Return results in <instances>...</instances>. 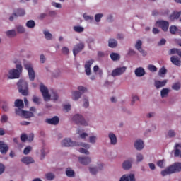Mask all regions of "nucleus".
I'll return each mask as SVG.
<instances>
[{"instance_id":"obj_52","label":"nucleus","mask_w":181,"mask_h":181,"mask_svg":"<svg viewBox=\"0 0 181 181\" xmlns=\"http://www.w3.org/2000/svg\"><path fill=\"white\" fill-rule=\"evenodd\" d=\"M52 100H53V101H57V100H59V95H57L56 92L52 93Z\"/></svg>"},{"instance_id":"obj_36","label":"nucleus","mask_w":181,"mask_h":181,"mask_svg":"<svg viewBox=\"0 0 181 181\" xmlns=\"http://www.w3.org/2000/svg\"><path fill=\"white\" fill-rule=\"evenodd\" d=\"M74 30L77 33H81V32H84V28L81 26H74Z\"/></svg>"},{"instance_id":"obj_62","label":"nucleus","mask_w":181,"mask_h":181,"mask_svg":"<svg viewBox=\"0 0 181 181\" xmlns=\"http://www.w3.org/2000/svg\"><path fill=\"white\" fill-rule=\"evenodd\" d=\"M90 105V103L88 102V99H84V103H83V107H85V108H88Z\"/></svg>"},{"instance_id":"obj_64","label":"nucleus","mask_w":181,"mask_h":181,"mask_svg":"<svg viewBox=\"0 0 181 181\" xmlns=\"http://www.w3.org/2000/svg\"><path fill=\"white\" fill-rule=\"evenodd\" d=\"M40 63H45V62H46V57H45L43 54H41L40 56Z\"/></svg>"},{"instance_id":"obj_54","label":"nucleus","mask_w":181,"mask_h":181,"mask_svg":"<svg viewBox=\"0 0 181 181\" xmlns=\"http://www.w3.org/2000/svg\"><path fill=\"white\" fill-rule=\"evenodd\" d=\"M103 17V14L98 13L95 16V19L96 22H100L101 21V18Z\"/></svg>"},{"instance_id":"obj_30","label":"nucleus","mask_w":181,"mask_h":181,"mask_svg":"<svg viewBox=\"0 0 181 181\" xmlns=\"http://www.w3.org/2000/svg\"><path fill=\"white\" fill-rule=\"evenodd\" d=\"M180 146V144H175V151L174 153V156L175 158H179V156L180 158H181V151L180 150L177 149V148H179Z\"/></svg>"},{"instance_id":"obj_44","label":"nucleus","mask_w":181,"mask_h":181,"mask_svg":"<svg viewBox=\"0 0 181 181\" xmlns=\"http://www.w3.org/2000/svg\"><path fill=\"white\" fill-rule=\"evenodd\" d=\"M1 107L2 110H4L5 112L8 111L9 110V107H8V103L3 102L1 103Z\"/></svg>"},{"instance_id":"obj_9","label":"nucleus","mask_w":181,"mask_h":181,"mask_svg":"<svg viewBox=\"0 0 181 181\" xmlns=\"http://www.w3.org/2000/svg\"><path fill=\"white\" fill-rule=\"evenodd\" d=\"M156 23L163 32H168V30L169 29V21L161 20L157 21Z\"/></svg>"},{"instance_id":"obj_2","label":"nucleus","mask_w":181,"mask_h":181,"mask_svg":"<svg viewBox=\"0 0 181 181\" xmlns=\"http://www.w3.org/2000/svg\"><path fill=\"white\" fill-rule=\"evenodd\" d=\"M18 88L19 93H21L23 95H28L29 94V89L28 88V82L20 80L18 83Z\"/></svg>"},{"instance_id":"obj_40","label":"nucleus","mask_w":181,"mask_h":181,"mask_svg":"<svg viewBox=\"0 0 181 181\" xmlns=\"http://www.w3.org/2000/svg\"><path fill=\"white\" fill-rule=\"evenodd\" d=\"M160 93H161V97L162 98H163V97H166V95L169 94V89L163 88V90H161Z\"/></svg>"},{"instance_id":"obj_11","label":"nucleus","mask_w":181,"mask_h":181,"mask_svg":"<svg viewBox=\"0 0 181 181\" xmlns=\"http://www.w3.org/2000/svg\"><path fill=\"white\" fill-rule=\"evenodd\" d=\"M83 49H84V43L83 42H81L75 45L73 49V53H74V57H76V56H77V54H78V53H80V52H81Z\"/></svg>"},{"instance_id":"obj_34","label":"nucleus","mask_w":181,"mask_h":181,"mask_svg":"<svg viewBox=\"0 0 181 181\" xmlns=\"http://www.w3.org/2000/svg\"><path fill=\"white\" fill-rule=\"evenodd\" d=\"M23 107H17V109L15 110L16 115H19V117H22L23 115L24 110Z\"/></svg>"},{"instance_id":"obj_60","label":"nucleus","mask_w":181,"mask_h":181,"mask_svg":"<svg viewBox=\"0 0 181 181\" xmlns=\"http://www.w3.org/2000/svg\"><path fill=\"white\" fill-rule=\"evenodd\" d=\"M63 54H69V48L67 47H64L62 49Z\"/></svg>"},{"instance_id":"obj_57","label":"nucleus","mask_w":181,"mask_h":181,"mask_svg":"<svg viewBox=\"0 0 181 181\" xmlns=\"http://www.w3.org/2000/svg\"><path fill=\"white\" fill-rule=\"evenodd\" d=\"M1 122L2 123H5L8 122V116L6 115H4L1 116Z\"/></svg>"},{"instance_id":"obj_3","label":"nucleus","mask_w":181,"mask_h":181,"mask_svg":"<svg viewBox=\"0 0 181 181\" xmlns=\"http://www.w3.org/2000/svg\"><path fill=\"white\" fill-rule=\"evenodd\" d=\"M17 69H11L8 72V78L13 79V78H19L21 76V73H22V65L18 64L16 65Z\"/></svg>"},{"instance_id":"obj_37","label":"nucleus","mask_w":181,"mask_h":181,"mask_svg":"<svg viewBox=\"0 0 181 181\" xmlns=\"http://www.w3.org/2000/svg\"><path fill=\"white\" fill-rule=\"evenodd\" d=\"M176 32H177V27H176V25H171L170 27V33L171 35H176Z\"/></svg>"},{"instance_id":"obj_29","label":"nucleus","mask_w":181,"mask_h":181,"mask_svg":"<svg viewBox=\"0 0 181 181\" xmlns=\"http://www.w3.org/2000/svg\"><path fill=\"white\" fill-rule=\"evenodd\" d=\"M6 35L8 37H15L16 36V30H9L6 31Z\"/></svg>"},{"instance_id":"obj_51","label":"nucleus","mask_w":181,"mask_h":181,"mask_svg":"<svg viewBox=\"0 0 181 181\" xmlns=\"http://www.w3.org/2000/svg\"><path fill=\"white\" fill-rule=\"evenodd\" d=\"M32 151V147L30 146H27L24 151H23V153L24 155H28L29 152H30Z\"/></svg>"},{"instance_id":"obj_23","label":"nucleus","mask_w":181,"mask_h":181,"mask_svg":"<svg viewBox=\"0 0 181 181\" xmlns=\"http://www.w3.org/2000/svg\"><path fill=\"white\" fill-rule=\"evenodd\" d=\"M134 73L136 77H142L145 76V69H144L142 67H139L135 69Z\"/></svg>"},{"instance_id":"obj_55","label":"nucleus","mask_w":181,"mask_h":181,"mask_svg":"<svg viewBox=\"0 0 181 181\" xmlns=\"http://www.w3.org/2000/svg\"><path fill=\"white\" fill-rule=\"evenodd\" d=\"M33 101L35 104H37V105H39V104H40V99H39V98H37V96H33Z\"/></svg>"},{"instance_id":"obj_26","label":"nucleus","mask_w":181,"mask_h":181,"mask_svg":"<svg viewBox=\"0 0 181 181\" xmlns=\"http://www.w3.org/2000/svg\"><path fill=\"white\" fill-rule=\"evenodd\" d=\"M108 46L109 47L114 49L118 46V42H117V40L115 39H110L108 41Z\"/></svg>"},{"instance_id":"obj_56","label":"nucleus","mask_w":181,"mask_h":181,"mask_svg":"<svg viewBox=\"0 0 181 181\" xmlns=\"http://www.w3.org/2000/svg\"><path fill=\"white\" fill-rule=\"evenodd\" d=\"M97 141V137L95 136H91L89 137V141L90 144H94Z\"/></svg>"},{"instance_id":"obj_7","label":"nucleus","mask_w":181,"mask_h":181,"mask_svg":"<svg viewBox=\"0 0 181 181\" xmlns=\"http://www.w3.org/2000/svg\"><path fill=\"white\" fill-rule=\"evenodd\" d=\"M127 71V66L117 67L112 71V77H118Z\"/></svg>"},{"instance_id":"obj_24","label":"nucleus","mask_w":181,"mask_h":181,"mask_svg":"<svg viewBox=\"0 0 181 181\" xmlns=\"http://www.w3.org/2000/svg\"><path fill=\"white\" fill-rule=\"evenodd\" d=\"M134 146L137 151H142L144 149V141L142 140L136 141Z\"/></svg>"},{"instance_id":"obj_46","label":"nucleus","mask_w":181,"mask_h":181,"mask_svg":"<svg viewBox=\"0 0 181 181\" xmlns=\"http://www.w3.org/2000/svg\"><path fill=\"white\" fill-rule=\"evenodd\" d=\"M169 13H170V11L168 9H165L160 12V15H163V16H168Z\"/></svg>"},{"instance_id":"obj_39","label":"nucleus","mask_w":181,"mask_h":181,"mask_svg":"<svg viewBox=\"0 0 181 181\" xmlns=\"http://www.w3.org/2000/svg\"><path fill=\"white\" fill-rule=\"evenodd\" d=\"M47 180H53L54 179V174L48 173L45 175Z\"/></svg>"},{"instance_id":"obj_45","label":"nucleus","mask_w":181,"mask_h":181,"mask_svg":"<svg viewBox=\"0 0 181 181\" xmlns=\"http://www.w3.org/2000/svg\"><path fill=\"white\" fill-rule=\"evenodd\" d=\"M44 35L47 40H51L52 35L49 31H44Z\"/></svg>"},{"instance_id":"obj_13","label":"nucleus","mask_w":181,"mask_h":181,"mask_svg":"<svg viewBox=\"0 0 181 181\" xmlns=\"http://www.w3.org/2000/svg\"><path fill=\"white\" fill-rule=\"evenodd\" d=\"M62 146H77V144L76 142H74L73 141H71V139H64L62 141Z\"/></svg>"},{"instance_id":"obj_43","label":"nucleus","mask_w":181,"mask_h":181,"mask_svg":"<svg viewBox=\"0 0 181 181\" xmlns=\"http://www.w3.org/2000/svg\"><path fill=\"white\" fill-rule=\"evenodd\" d=\"M66 175L68 177H74V171L72 170H66Z\"/></svg>"},{"instance_id":"obj_58","label":"nucleus","mask_w":181,"mask_h":181,"mask_svg":"<svg viewBox=\"0 0 181 181\" xmlns=\"http://www.w3.org/2000/svg\"><path fill=\"white\" fill-rule=\"evenodd\" d=\"M164 160H160L157 162V165L159 168H163L165 166L163 165Z\"/></svg>"},{"instance_id":"obj_38","label":"nucleus","mask_w":181,"mask_h":181,"mask_svg":"<svg viewBox=\"0 0 181 181\" xmlns=\"http://www.w3.org/2000/svg\"><path fill=\"white\" fill-rule=\"evenodd\" d=\"M168 73V69L165 68V66H163L158 71V76H163Z\"/></svg>"},{"instance_id":"obj_61","label":"nucleus","mask_w":181,"mask_h":181,"mask_svg":"<svg viewBox=\"0 0 181 181\" xmlns=\"http://www.w3.org/2000/svg\"><path fill=\"white\" fill-rule=\"evenodd\" d=\"M175 135H176V133H175V131H173V130H170V131L168 132V136H169L170 138H173V136H175Z\"/></svg>"},{"instance_id":"obj_63","label":"nucleus","mask_w":181,"mask_h":181,"mask_svg":"<svg viewBox=\"0 0 181 181\" xmlns=\"http://www.w3.org/2000/svg\"><path fill=\"white\" fill-rule=\"evenodd\" d=\"M5 172V165L4 164L0 163V175H2Z\"/></svg>"},{"instance_id":"obj_1","label":"nucleus","mask_w":181,"mask_h":181,"mask_svg":"<svg viewBox=\"0 0 181 181\" xmlns=\"http://www.w3.org/2000/svg\"><path fill=\"white\" fill-rule=\"evenodd\" d=\"M179 172H181V163L176 162L162 170L161 175L162 176H168V175H172V173H177Z\"/></svg>"},{"instance_id":"obj_31","label":"nucleus","mask_w":181,"mask_h":181,"mask_svg":"<svg viewBox=\"0 0 181 181\" xmlns=\"http://www.w3.org/2000/svg\"><path fill=\"white\" fill-rule=\"evenodd\" d=\"M27 28H29L30 29H33L35 26H36V23H35V21L30 20L26 23Z\"/></svg>"},{"instance_id":"obj_35","label":"nucleus","mask_w":181,"mask_h":181,"mask_svg":"<svg viewBox=\"0 0 181 181\" xmlns=\"http://www.w3.org/2000/svg\"><path fill=\"white\" fill-rule=\"evenodd\" d=\"M180 87H181L180 83L177 82L173 84L172 89L175 90V91H179V90H180Z\"/></svg>"},{"instance_id":"obj_5","label":"nucleus","mask_w":181,"mask_h":181,"mask_svg":"<svg viewBox=\"0 0 181 181\" xmlns=\"http://www.w3.org/2000/svg\"><path fill=\"white\" fill-rule=\"evenodd\" d=\"M73 121L76 124V125H83V127H87V125H88V123L86 122V119L81 115H75L73 117Z\"/></svg>"},{"instance_id":"obj_47","label":"nucleus","mask_w":181,"mask_h":181,"mask_svg":"<svg viewBox=\"0 0 181 181\" xmlns=\"http://www.w3.org/2000/svg\"><path fill=\"white\" fill-rule=\"evenodd\" d=\"M83 16L85 21H93V19H94V17L88 16L87 13H84Z\"/></svg>"},{"instance_id":"obj_8","label":"nucleus","mask_w":181,"mask_h":181,"mask_svg":"<svg viewBox=\"0 0 181 181\" xmlns=\"http://www.w3.org/2000/svg\"><path fill=\"white\" fill-rule=\"evenodd\" d=\"M24 67L26 70H28V76L30 81H33L35 80V71L33 70V68H32V65L29 64H25L24 65Z\"/></svg>"},{"instance_id":"obj_16","label":"nucleus","mask_w":181,"mask_h":181,"mask_svg":"<svg viewBox=\"0 0 181 181\" xmlns=\"http://www.w3.org/2000/svg\"><path fill=\"white\" fill-rule=\"evenodd\" d=\"M59 117L57 116H55L52 118L46 119L45 122L47 124H49L50 125H57L59 124Z\"/></svg>"},{"instance_id":"obj_17","label":"nucleus","mask_w":181,"mask_h":181,"mask_svg":"<svg viewBox=\"0 0 181 181\" xmlns=\"http://www.w3.org/2000/svg\"><path fill=\"white\" fill-rule=\"evenodd\" d=\"M120 181H136L135 180V175L134 174H129L128 175H124L121 178Z\"/></svg>"},{"instance_id":"obj_6","label":"nucleus","mask_w":181,"mask_h":181,"mask_svg":"<svg viewBox=\"0 0 181 181\" xmlns=\"http://www.w3.org/2000/svg\"><path fill=\"white\" fill-rule=\"evenodd\" d=\"M40 91L42 93L43 98L45 101L50 100V98L52 96L50 94H49V90L45 86V85H43V83H40Z\"/></svg>"},{"instance_id":"obj_59","label":"nucleus","mask_w":181,"mask_h":181,"mask_svg":"<svg viewBox=\"0 0 181 181\" xmlns=\"http://www.w3.org/2000/svg\"><path fill=\"white\" fill-rule=\"evenodd\" d=\"M21 139L22 142H26L27 139H28V136L25 134H22L21 136Z\"/></svg>"},{"instance_id":"obj_4","label":"nucleus","mask_w":181,"mask_h":181,"mask_svg":"<svg viewBox=\"0 0 181 181\" xmlns=\"http://www.w3.org/2000/svg\"><path fill=\"white\" fill-rule=\"evenodd\" d=\"M78 90H75L72 93L73 100L74 101H77V100L81 97L83 93H86V91H87V88L80 86L78 87Z\"/></svg>"},{"instance_id":"obj_10","label":"nucleus","mask_w":181,"mask_h":181,"mask_svg":"<svg viewBox=\"0 0 181 181\" xmlns=\"http://www.w3.org/2000/svg\"><path fill=\"white\" fill-rule=\"evenodd\" d=\"M25 15V10L21 8H18L14 11V13L12 14L11 16L9 18V21L11 22L13 21L14 17L18 18V16H24Z\"/></svg>"},{"instance_id":"obj_32","label":"nucleus","mask_w":181,"mask_h":181,"mask_svg":"<svg viewBox=\"0 0 181 181\" xmlns=\"http://www.w3.org/2000/svg\"><path fill=\"white\" fill-rule=\"evenodd\" d=\"M24 118H32L34 117L33 112L29 111H25L23 112V116Z\"/></svg>"},{"instance_id":"obj_12","label":"nucleus","mask_w":181,"mask_h":181,"mask_svg":"<svg viewBox=\"0 0 181 181\" xmlns=\"http://www.w3.org/2000/svg\"><path fill=\"white\" fill-rule=\"evenodd\" d=\"M93 63H94L93 59H90L89 61H86L85 64V71L86 76H90L91 74V66L93 65Z\"/></svg>"},{"instance_id":"obj_48","label":"nucleus","mask_w":181,"mask_h":181,"mask_svg":"<svg viewBox=\"0 0 181 181\" xmlns=\"http://www.w3.org/2000/svg\"><path fill=\"white\" fill-rule=\"evenodd\" d=\"M178 52H179V49L173 48V49H170L169 54H177Z\"/></svg>"},{"instance_id":"obj_14","label":"nucleus","mask_w":181,"mask_h":181,"mask_svg":"<svg viewBox=\"0 0 181 181\" xmlns=\"http://www.w3.org/2000/svg\"><path fill=\"white\" fill-rule=\"evenodd\" d=\"M135 47L143 56H146V51L142 49V41H141V40L136 42Z\"/></svg>"},{"instance_id":"obj_27","label":"nucleus","mask_w":181,"mask_h":181,"mask_svg":"<svg viewBox=\"0 0 181 181\" xmlns=\"http://www.w3.org/2000/svg\"><path fill=\"white\" fill-rule=\"evenodd\" d=\"M109 139H110L111 145H117V136L114 133L109 134Z\"/></svg>"},{"instance_id":"obj_15","label":"nucleus","mask_w":181,"mask_h":181,"mask_svg":"<svg viewBox=\"0 0 181 181\" xmlns=\"http://www.w3.org/2000/svg\"><path fill=\"white\" fill-rule=\"evenodd\" d=\"M9 151V147L4 141H0V152L1 153L6 154Z\"/></svg>"},{"instance_id":"obj_33","label":"nucleus","mask_w":181,"mask_h":181,"mask_svg":"<svg viewBox=\"0 0 181 181\" xmlns=\"http://www.w3.org/2000/svg\"><path fill=\"white\" fill-rule=\"evenodd\" d=\"M110 57H111L112 60H113V62L119 60V59H120L119 54H118L115 52H112V54H110Z\"/></svg>"},{"instance_id":"obj_41","label":"nucleus","mask_w":181,"mask_h":181,"mask_svg":"<svg viewBox=\"0 0 181 181\" xmlns=\"http://www.w3.org/2000/svg\"><path fill=\"white\" fill-rule=\"evenodd\" d=\"M16 30L18 33H25V28L22 25H17Z\"/></svg>"},{"instance_id":"obj_50","label":"nucleus","mask_w":181,"mask_h":181,"mask_svg":"<svg viewBox=\"0 0 181 181\" xmlns=\"http://www.w3.org/2000/svg\"><path fill=\"white\" fill-rule=\"evenodd\" d=\"M89 170L92 175H96L97 172H98V169L97 168H90Z\"/></svg>"},{"instance_id":"obj_19","label":"nucleus","mask_w":181,"mask_h":181,"mask_svg":"<svg viewBox=\"0 0 181 181\" xmlns=\"http://www.w3.org/2000/svg\"><path fill=\"white\" fill-rule=\"evenodd\" d=\"M170 62L174 66H177V67H180L181 66V60L179 59V57L177 56H172L170 57Z\"/></svg>"},{"instance_id":"obj_20","label":"nucleus","mask_w":181,"mask_h":181,"mask_svg":"<svg viewBox=\"0 0 181 181\" xmlns=\"http://www.w3.org/2000/svg\"><path fill=\"white\" fill-rule=\"evenodd\" d=\"M78 161L81 165H87L91 163V158L90 157H78Z\"/></svg>"},{"instance_id":"obj_21","label":"nucleus","mask_w":181,"mask_h":181,"mask_svg":"<svg viewBox=\"0 0 181 181\" xmlns=\"http://www.w3.org/2000/svg\"><path fill=\"white\" fill-rule=\"evenodd\" d=\"M132 158H129L128 160L124 161L122 165L123 169H124V170H128V169H131L132 166Z\"/></svg>"},{"instance_id":"obj_18","label":"nucleus","mask_w":181,"mask_h":181,"mask_svg":"<svg viewBox=\"0 0 181 181\" xmlns=\"http://www.w3.org/2000/svg\"><path fill=\"white\" fill-rule=\"evenodd\" d=\"M180 16H181V11H174L170 14L169 19L170 21L173 22L174 21H177V19H179Z\"/></svg>"},{"instance_id":"obj_42","label":"nucleus","mask_w":181,"mask_h":181,"mask_svg":"<svg viewBox=\"0 0 181 181\" xmlns=\"http://www.w3.org/2000/svg\"><path fill=\"white\" fill-rule=\"evenodd\" d=\"M149 71L155 73V71H158V68L155 66V65L149 64L148 66Z\"/></svg>"},{"instance_id":"obj_49","label":"nucleus","mask_w":181,"mask_h":181,"mask_svg":"<svg viewBox=\"0 0 181 181\" xmlns=\"http://www.w3.org/2000/svg\"><path fill=\"white\" fill-rule=\"evenodd\" d=\"M136 160L137 162H142V160H144V155L141 153H138L136 155Z\"/></svg>"},{"instance_id":"obj_25","label":"nucleus","mask_w":181,"mask_h":181,"mask_svg":"<svg viewBox=\"0 0 181 181\" xmlns=\"http://www.w3.org/2000/svg\"><path fill=\"white\" fill-rule=\"evenodd\" d=\"M21 162H23V163H25V165H29L30 163H33L35 160H33V158H32V157H23L21 159Z\"/></svg>"},{"instance_id":"obj_22","label":"nucleus","mask_w":181,"mask_h":181,"mask_svg":"<svg viewBox=\"0 0 181 181\" xmlns=\"http://www.w3.org/2000/svg\"><path fill=\"white\" fill-rule=\"evenodd\" d=\"M166 83H168V80L160 81H155L154 86L156 88H162V87H165L166 86Z\"/></svg>"},{"instance_id":"obj_53","label":"nucleus","mask_w":181,"mask_h":181,"mask_svg":"<svg viewBox=\"0 0 181 181\" xmlns=\"http://www.w3.org/2000/svg\"><path fill=\"white\" fill-rule=\"evenodd\" d=\"M79 152L81 153H85V155H90V152L88 151V150L86 148H80Z\"/></svg>"},{"instance_id":"obj_28","label":"nucleus","mask_w":181,"mask_h":181,"mask_svg":"<svg viewBox=\"0 0 181 181\" xmlns=\"http://www.w3.org/2000/svg\"><path fill=\"white\" fill-rule=\"evenodd\" d=\"M14 105L16 108H23L25 105L23 104V100L21 99H17L14 102Z\"/></svg>"}]
</instances>
